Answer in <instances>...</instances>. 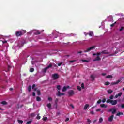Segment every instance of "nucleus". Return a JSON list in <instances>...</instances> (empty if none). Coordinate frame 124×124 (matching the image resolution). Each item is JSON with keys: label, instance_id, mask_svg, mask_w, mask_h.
<instances>
[{"label": "nucleus", "instance_id": "1", "mask_svg": "<svg viewBox=\"0 0 124 124\" xmlns=\"http://www.w3.org/2000/svg\"><path fill=\"white\" fill-rule=\"evenodd\" d=\"M94 49H95V46H92L87 48L86 50H84V52L88 53V52H90V51H92V50H93Z\"/></svg>", "mask_w": 124, "mask_h": 124}, {"label": "nucleus", "instance_id": "2", "mask_svg": "<svg viewBox=\"0 0 124 124\" xmlns=\"http://www.w3.org/2000/svg\"><path fill=\"white\" fill-rule=\"evenodd\" d=\"M60 77V76H59V74L55 73L52 75V78L53 80H57V79H59Z\"/></svg>", "mask_w": 124, "mask_h": 124}, {"label": "nucleus", "instance_id": "3", "mask_svg": "<svg viewBox=\"0 0 124 124\" xmlns=\"http://www.w3.org/2000/svg\"><path fill=\"white\" fill-rule=\"evenodd\" d=\"M74 91L73 90H70L68 92V94L69 96H72V95H74Z\"/></svg>", "mask_w": 124, "mask_h": 124}, {"label": "nucleus", "instance_id": "4", "mask_svg": "<svg viewBox=\"0 0 124 124\" xmlns=\"http://www.w3.org/2000/svg\"><path fill=\"white\" fill-rule=\"evenodd\" d=\"M108 112H112V114H113V115H114V114L116 113V112H117V110H116V109H114V108H111L110 109H109Z\"/></svg>", "mask_w": 124, "mask_h": 124}, {"label": "nucleus", "instance_id": "5", "mask_svg": "<svg viewBox=\"0 0 124 124\" xmlns=\"http://www.w3.org/2000/svg\"><path fill=\"white\" fill-rule=\"evenodd\" d=\"M16 35L18 37L19 36H22L23 35V32L22 31H16Z\"/></svg>", "mask_w": 124, "mask_h": 124}, {"label": "nucleus", "instance_id": "6", "mask_svg": "<svg viewBox=\"0 0 124 124\" xmlns=\"http://www.w3.org/2000/svg\"><path fill=\"white\" fill-rule=\"evenodd\" d=\"M118 103V101L117 100H111V105H116Z\"/></svg>", "mask_w": 124, "mask_h": 124}, {"label": "nucleus", "instance_id": "7", "mask_svg": "<svg viewBox=\"0 0 124 124\" xmlns=\"http://www.w3.org/2000/svg\"><path fill=\"white\" fill-rule=\"evenodd\" d=\"M69 86H67L66 87L64 86L62 89V92H66V90H67V89H69Z\"/></svg>", "mask_w": 124, "mask_h": 124}, {"label": "nucleus", "instance_id": "8", "mask_svg": "<svg viewBox=\"0 0 124 124\" xmlns=\"http://www.w3.org/2000/svg\"><path fill=\"white\" fill-rule=\"evenodd\" d=\"M122 94H123V93L120 92L118 94H116L115 96V98H118V97H120L121 96H122Z\"/></svg>", "mask_w": 124, "mask_h": 124}, {"label": "nucleus", "instance_id": "9", "mask_svg": "<svg viewBox=\"0 0 124 124\" xmlns=\"http://www.w3.org/2000/svg\"><path fill=\"white\" fill-rule=\"evenodd\" d=\"M121 82V80H118L115 82H112L111 85L112 86L113 85H118Z\"/></svg>", "mask_w": 124, "mask_h": 124}, {"label": "nucleus", "instance_id": "10", "mask_svg": "<svg viewBox=\"0 0 124 124\" xmlns=\"http://www.w3.org/2000/svg\"><path fill=\"white\" fill-rule=\"evenodd\" d=\"M101 58L99 56H97L93 60V62H96L97 61H100Z\"/></svg>", "mask_w": 124, "mask_h": 124}, {"label": "nucleus", "instance_id": "11", "mask_svg": "<svg viewBox=\"0 0 124 124\" xmlns=\"http://www.w3.org/2000/svg\"><path fill=\"white\" fill-rule=\"evenodd\" d=\"M64 93H61L60 91H58V93L57 94V96L61 97V95H64Z\"/></svg>", "mask_w": 124, "mask_h": 124}, {"label": "nucleus", "instance_id": "12", "mask_svg": "<svg viewBox=\"0 0 124 124\" xmlns=\"http://www.w3.org/2000/svg\"><path fill=\"white\" fill-rule=\"evenodd\" d=\"M88 35L90 36H93V33L92 31H90L89 33H87L86 34H85L86 36Z\"/></svg>", "mask_w": 124, "mask_h": 124}, {"label": "nucleus", "instance_id": "13", "mask_svg": "<svg viewBox=\"0 0 124 124\" xmlns=\"http://www.w3.org/2000/svg\"><path fill=\"white\" fill-rule=\"evenodd\" d=\"M114 119V115H111L109 118L108 121L109 122H112Z\"/></svg>", "mask_w": 124, "mask_h": 124}, {"label": "nucleus", "instance_id": "14", "mask_svg": "<svg viewBox=\"0 0 124 124\" xmlns=\"http://www.w3.org/2000/svg\"><path fill=\"white\" fill-rule=\"evenodd\" d=\"M101 54H106L107 55V54H110V52L107 51V50H105L102 51L101 52Z\"/></svg>", "mask_w": 124, "mask_h": 124}, {"label": "nucleus", "instance_id": "15", "mask_svg": "<svg viewBox=\"0 0 124 124\" xmlns=\"http://www.w3.org/2000/svg\"><path fill=\"white\" fill-rule=\"evenodd\" d=\"M101 55V52H97V53H93V56H97V57H99Z\"/></svg>", "mask_w": 124, "mask_h": 124}, {"label": "nucleus", "instance_id": "16", "mask_svg": "<svg viewBox=\"0 0 124 124\" xmlns=\"http://www.w3.org/2000/svg\"><path fill=\"white\" fill-rule=\"evenodd\" d=\"M0 104H2V105H7L8 103L6 101H4L0 102Z\"/></svg>", "mask_w": 124, "mask_h": 124}, {"label": "nucleus", "instance_id": "17", "mask_svg": "<svg viewBox=\"0 0 124 124\" xmlns=\"http://www.w3.org/2000/svg\"><path fill=\"white\" fill-rule=\"evenodd\" d=\"M100 107L102 108H107V106H105V104H101Z\"/></svg>", "mask_w": 124, "mask_h": 124}, {"label": "nucleus", "instance_id": "18", "mask_svg": "<svg viewBox=\"0 0 124 124\" xmlns=\"http://www.w3.org/2000/svg\"><path fill=\"white\" fill-rule=\"evenodd\" d=\"M106 78L107 79H112V78H113V76L112 75H108L106 77Z\"/></svg>", "mask_w": 124, "mask_h": 124}, {"label": "nucleus", "instance_id": "19", "mask_svg": "<svg viewBox=\"0 0 124 124\" xmlns=\"http://www.w3.org/2000/svg\"><path fill=\"white\" fill-rule=\"evenodd\" d=\"M89 107H90V105L89 104H86L84 106V110H87L88 108Z\"/></svg>", "mask_w": 124, "mask_h": 124}, {"label": "nucleus", "instance_id": "20", "mask_svg": "<svg viewBox=\"0 0 124 124\" xmlns=\"http://www.w3.org/2000/svg\"><path fill=\"white\" fill-rule=\"evenodd\" d=\"M107 92H108V93L109 94H111V93H113V90L111 89H109L107 91Z\"/></svg>", "mask_w": 124, "mask_h": 124}, {"label": "nucleus", "instance_id": "21", "mask_svg": "<svg viewBox=\"0 0 124 124\" xmlns=\"http://www.w3.org/2000/svg\"><path fill=\"white\" fill-rule=\"evenodd\" d=\"M36 92H37V95H41V93L40 92V90H37Z\"/></svg>", "mask_w": 124, "mask_h": 124}, {"label": "nucleus", "instance_id": "22", "mask_svg": "<svg viewBox=\"0 0 124 124\" xmlns=\"http://www.w3.org/2000/svg\"><path fill=\"white\" fill-rule=\"evenodd\" d=\"M90 77L91 79H92L93 81H94V79L95 78V77H94V76H93V75H91Z\"/></svg>", "mask_w": 124, "mask_h": 124}, {"label": "nucleus", "instance_id": "23", "mask_svg": "<svg viewBox=\"0 0 124 124\" xmlns=\"http://www.w3.org/2000/svg\"><path fill=\"white\" fill-rule=\"evenodd\" d=\"M36 101H38V102L41 101V98H40V97H39V96H37V97H36Z\"/></svg>", "mask_w": 124, "mask_h": 124}, {"label": "nucleus", "instance_id": "24", "mask_svg": "<svg viewBox=\"0 0 124 124\" xmlns=\"http://www.w3.org/2000/svg\"><path fill=\"white\" fill-rule=\"evenodd\" d=\"M124 115V113H123V112H118V113H117L116 116H121V115Z\"/></svg>", "mask_w": 124, "mask_h": 124}, {"label": "nucleus", "instance_id": "25", "mask_svg": "<svg viewBox=\"0 0 124 124\" xmlns=\"http://www.w3.org/2000/svg\"><path fill=\"white\" fill-rule=\"evenodd\" d=\"M47 106L48 108H49V109H50V108H51L52 107V105L51 104V103H49V104H47Z\"/></svg>", "mask_w": 124, "mask_h": 124}, {"label": "nucleus", "instance_id": "26", "mask_svg": "<svg viewBox=\"0 0 124 124\" xmlns=\"http://www.w3.org/2000/svg\"><path fill=\"white\" fill-rule=\"evenodd\" d=\"M31 91V86L29 85L28 87V92H30Z\"/></svg>", "mask_w": 124, "mask_h": 124}, {"label": "nucleus", "instance_id": "27", "mask_svg": "<svg viewBox=\"0 0 124 124\" xmlns=\"http://www.w3.org/2000/svg\"><path fill=\"white\" fill-rule=\"evenodd\" d=\"M52 66H53V64H52V63H50L49 65L46 67L47 68V69H49V68H51Z\"/></svg>", "mask_w": 124, "mask_h": 124}, {"label": "nucleus", "instance_id": "28", "mask_svg": "<svg viewBox=\"0 0 124 124\" xmlns=\"http://www.w3.org/2000/svg\"><path fill=\"white\" fill-rule=\"evenodd\" d=\"M112 101V100L110 99H108L106 101L107 103H111Z\"/></svg>", "mask_w": 124, "mask_h": 124}, {"label": "nucleus", "instance_id": "29", "mask_svg": "<svg viewBox=\"0 0 124 124\" xmlns=\"http://www.w3.org/2000/svg\"><path fill=\"white\" fill-rule=\"evenodd\" d=\"M47 69H48L47 67H46V68H44L43 72H44L45 73L46 72Z\"/></svg>", "mask_w": 124, "mask_h": 124}, {"label": "nucleus", "instance_id": "30", "mask_svg": "<svg viewBox=\"0 0 124 124\" xmlns=\"http://www.w3.org/2000/svg\"><path fill=\"white\" fill-rule=\"evenodd\" d=\"M34 71V68H31L30 69V72H33Z\"/></svg>", "mask_w": 124, "mask_h": 124}, {"label": "nucleus", "instance_id": "31", "mask_svg": "<svg viewBox=\"0 0 124 124\" xmlns=\"http://www.w3.org/2000/svg\"><path fill=\"white\" fill-rule=\"evenodd\" d=\"M18 123L19 124H23V123H24V121L21 120H18Z\"/></svg>", "mask_w": 124, "mask_h": 124}, {"label": "nucleus", "instance_id": "32", "mask_svg": "<svg viewBox=\"0 0 124 124\" xmlns=\"http://www.w3.org/2000/svg\"><path fill=\"white\" fill-rule=\"evenodd\" d=\"M57 89L59 91H61V85H57Z\"/></svg>", "mask_w": 124, "mask_h": 124}, {"label": "nucleus", "instance_id": "33", "mask_svg": "<svg viewBox=\"0 0 124 124\" xmlns=\"http://www.w3.org/2000/svg\"><path fill=\"white\" fill-rule=\"evenodd\" d=\"M105 85L106 86H108V85H110V82L109 81H107L105 82Z\"/></svg>", "mask_w": 124, "mask_h": 124}, {"label": "nucleus", "instance_id": "34", "mask_svg": "<svg viewBox=\"0 0 124 124\" xmlns=\"http://www.w3.org/2000/svg\"><path fill=\"white\" fill-rule=\"evenodd\" d=\"M102 122H103V119H102V118H100L99 123H102Z\"/></svg>", "mask_w": 124, "mask_h": 124}, {"label": "nucleus", "instance_id": "35", "mask_svg": "<svg viewBox=\"0 0 124 124\" xmlns=\"http://www.w3.org/2000/svg\"><path fill=\"white\" fill-rule=\"evenodd\" d=\"M39 115V114H38V115H37V116L36 117V119H37V120H40L41 117H40V116H39V115Z\"/></svg>", "mask_w": 124, "mask_h": 124}, {"label": "nucleus", "instance_id": "36", "mask_svg": "<svg viewBox=\"0 0 124 124\" xmlns=\"http://www.w3.org/2000/svg\"><path fill=\"white\" fill-rule=\"evenodd\" d=\"M77 89H78V91H81V90H82V89L81 88V87L79 86H78L77 87Z\"/></svg>", "mask_w": 124, "mask_h": 124}, {"label": "nucleus", "instance_id": "37", "mask_svg": "<svg viewBox=\"0 0 124 124\" xmlns=\"http://www.w3.org/2000/svg\"><path fill=\"white\" fill-rule=\"evenodd\" d=\"M48 120V118L45 117L43 118V121H47Z\"/></svg>", "mask_w": 124, "mask_h": 124}, {"label": "nucleus", "instance_id": "38", "mask_svg": "<svg viewBox=\"0 0 124 124\" xmlns=\"http://www.w3.org/2000/svg\"><path fill=\"white\" fill-rule=\"evenodd\" d=\"M101 101H102L101 100V99H99V100L97 102V103L98 104H100V103H101Z\"/></svg>", "mask_w": 124, "mask_h": 124}, {"label": "nucleus", "instance_id": "39", "mask_svg": "<svg viewBox=\"0 0 124 124\" xmlns=\"http://www.w3.org/2000/svg\"><path fill=\"white\" fill-rule=\"evenodd\" d=\"M81 88L82 89H85V84L84 83L81 84Z\"/></svg>", "mask_w": 124, "mask_h": 124}, {"label": "nucleus", "instance_id": "40", "mask_svg": "<svg viewBox=\"0 0 124 124\" xmlns=\"http://www.w3.org/2000/svg\"><path fill=\"white\" fill-rule=\"evenodd\" d=\"M76 62V60H71V61H69V62H70V63H72V62Z\"/></svg>", "mask_w": 124, "mask_h": 124}, {"label": "nucleus", "instance_id": "41", "mask_svg": "<svg viewBox=\"0 0 124 124\" xmlns=\"http://www.w3.org/2000/svg\"><path fill=\"white\" fill-rule=\"evenodd\" d=\"M114 98V95H111L109 97V99H110V100H112V99H113Z\"/></svg>", "mask_w": 124, "mask_h": 124}, {"label": "nucleus", "instance_id": "42", "mask_svg": "<svg viewBox=\"0 0 124 124\" xmlns=\"http://www.w3.org/2000/svg\"><path fill=\"white\" fill-rule=\"evenodd\" d=\"M35 34L36 35H38V34H40V32L37 31V32H36L35 33Z\"/></svg>", "mask_w": 124, "mask_h": 124}, {"label": "nucleus", "instance_id": "43", "mask_svg": "<svg viewBox=\"0 0 124 124\" xmlns=\"http://www.w3.org/2000/svg\"><path fill=\"white\" fill-rule=\"evenodd\" d=\"M116 22L114 23H113L112 24L110 25V27H111V28H113V27H114V26H115V25L116 24Z\"/></svg>", "mask_w": 124, "mask_h": 124}, {"label": "nucleus", "instance_id": "44", "mask_svg": "<svg viewBox=\"0 0 124 124\" xmlns=\"http://www.w3.org/2000/svg\"><path fill=\"white\" fill-rule=\"evenodd\" d=\"M82 62H89V61L87 60H82Z\"/></svg>", "mask_w": 124, "mask_h": 124}, {"label": "nucleus", "instance_id": "45", "mask_svg": "<svg viewBox=\"0 0 124 124\" xmlns=\"http://www.w3.org/2000/svg\"><path fill=\"white\" fill-rule=\"evenodd\" d=\"M48 100L49 101H52L53 100V99L51 97H48Z\"/></svg>", "mask_w": 124, "mask_h": 124}, {"label": "nucleus", "instance_id": "46", "mask_svg": "<svg viewBox=\"0 0 124 124\" xmlns=\"http://www.w3.org/2000/svg\"><path fill=\"white\" fill-rule=\"evenodd\" d=\"M31 120H30L29 121H28L26 123V124H31Z\"/></svg>", "mask_w": 124, "mask_h": 124}, {"label": "nucleus", "instance_id": "47", "mask_svg": "<svg viewBox=\"0 0 124 124\" xmlns=\"http://www.w3.org/2000/svg\"><path fill=\"white\" fill-rule=\"evenodd\" d=\"M106 101V99H105V98H104V99L102 100V102H103V103H104Z\"/></svg>", "mask_w": 124, "mask_h": 124}, {"label": "nucleus", "instance_id": "48", "mask_svg": "<svg viewBox=\"0 0 124 124\" xmlns=\"http://www.w3.org/2000/svg\"><path fill=\"white\" fill-rule=\"evenodd\" d=\"M121 107V108H124V104H122Z\"/></svg>", "mask_w": 124, "mask_h": 124}, {"label": "nucleus", "instance_id": "49", "mask_svg": "<svg viewBox=\"0 0 124 124\" xmlns=\"http://www.w3.org/2000/svg\"><path fill=\"white\" fill-rule=\"evenodd\" d=\"M62 62L61 63H59L58 64V66H61V65H62Z\"/></svg>", "mask_w": 124, "mask_h": 124}, {"label": "nucleus", "instance_id": "50", "mask_svg": "<svg viewBox=\"0 0 124 124\" xmlns=\"http://www.w3.org/2000/svg\"><path fill=\"white\" fill-rule=\"evenodd\" d=\"M101 109L100 108H98L96 110V112H99V111H101Z\"/></svg>", "mask_w": 124, "mask_h": 124}, {"label": "nucleus", "instance_id": "51", "mask_svg": "<svg viewBox=\"0 0 124 124\" xmlns=\"http://www.w3.org/2000/svg\"><path fill=\"white\" fill-rule=\"evenodd\" d=\"M31 117H34L35 116V114H34V113H31Z\"/></svg>", "mask_w": 124, "mask_h": 124}, {"label": "nucleus", "instance_id": "52", "mask_svg": "<svg viewBox=\"0 0 124 124\" xmlns=\"http://www.w3.org/2000/svg\"><path fill=\"white\" fill-rule=\"evenodd\" d=\"M77 53H78V54H82V53H83V52L80 51H78Z\"/></svg>", "mask_w": 124, "mask_h": 124}, {"label": "nucleus", "instance_id": "53", "mask_svg": "<svg viewBox=\"0 0 124 124\" xmlns=\"http://www.w3.org/2000/svg\"><path fill=\"white\" fill-rule=\"evenodd\" d=\"M123 30H124V27H121V29H120V31H123Z\"/></svg>", "mask_w": 124, "mask_h": 124}, {"label": "nucleus", "instance_id": "54", "mask_svg": "<svg viewBox=\"0 0 124 124\" xmlns=\"http://www.w3.org/2000/svg\"><path fill=\"white\" fill-rule=\"evenodd\" d=\"M90 113L92 114V115H93V114H94V112L93 111H92L90 112Z\"/></svg>", "mask_w": 124, "mask_h": 124}, {"label": "nucleus", "instance_id": "55", "mask_svg": "<svg viewBox=\"0 0 124 124\" xmlns=\"http://www.w3.org/2000/svg\"><path fill=\"white\" fill-rule=\"evenodd\" d=\"M70 106L71 107H72V108H74V106H73V105H72V104H70Z\"/></svg>", "mask_w": 124, "mask_h": 124}, {"label": "nucleus", "instance_id": "56", "mask_svg": "<svg viewBox=\"0 0 124 124\" xmlns=\"http://www.w3.org/2000/svg\"><path fill=\"white\" fill-rule=\"evenodd\" d=\"M68 121H69V118H67L65 120V122H68Z\"/></svg>", "mask_w": 124, "mask_h": 124}, {"label": "nucleus", "instance_id": "57", "mask_svg": "<svg viewBox=\"0 0 124 124\" xmlns=\"http://www.w3.org/2000/svg\"><path fill=\"white\" fill-rule=\"evenodd\" d=\"M33 90H34V92H37V88H34L33 89Z\"/></svg>", "mask_w": 124, "mask_h": 124}, {"label": "nucleus", "instance_id": "58", "mask_svg": "<svg viewBox=\"0 0 124 124\" xmlns=\"http://www.w3.org/2000/svg\"><path fill=\"white\" fill-rule=\"evenodd\" d=\"M35 87V84H33L32 86V89H34V87Z\"/></svg>", "mask_w": 124, "mask_h": 124}, {"label": "nucleus", "instance_id": "59", "mask_svg": "<svg viewBox=\"0 0 124 124\" xmlns=\"http://www.w3.org/2000/svg\"><path fill=\"white\" fill-rule=\"evenodd\" d=\"M32 96H35V93H34V92L32 93Z\"/></svg>", "mask_w": 124, "mask_h": 124}, {"label": "nucleus", "instance_id": "60", "mask_svg": "<svg viewBox=\"0 0 124 124\" xmlns=\"http://www.w3.org/2000/svg\"><path fill=\"white\" fill-rule=\"evenodd\" d=\"M87 122H88V123H91V120L88 119H87Z\"/></svg>", "mask_w": 124, "mask_h": 124}, {"label": "nucleus", "instance_id": "61", "mask_svg": "<svg viewBox=\"0 0 124 124\" xmlns=\"http://www.w3.org/2000/svg\"><path fill=\"white\" fill-rule=\"evenodd\" d=\"M102 75L103 76H105V75H106V73H102Z\"/></svg>", "mask_w": 124, "mask_h": 124}, {"label": "nucleus", "instance_id": "62", "mask_svg": "<svg viewBox=\"0 0 124 124\" xmlns=\"http://www.w3.org/2000/svg\"><path fill=\"white\" fill-rule=\"evenodd\" d=\"M9 90L10 91H13V88H10Z\"/></svg>", "mask_w": 124, "mask_h": 124}, {"label": "nucleus", "instance_id": "63", "mask_svg": "<svg viewBox=\"0 0 124 124\" xmlns=\"http://www.w3.org/2000/svg\"><path fill=\"white\" fill-rule=\"evenodd\" d=\"M97 121V120H94L93 121V124H94V123H95Z\"/></svg>", "mask_w": 124, "mask_h": 124}, {"label": "nucleus", "instance_id": "64", "mask_svg": "<svg viewBox=\"0 0 124 124\" xmlns=\"http://www.w3.org/2000/svg\"><path fill=\"white\" fill-rule=\"evenodd\" d=\"M3 42V43H6L7 42V41H5L4 42Z\"/></svg>", "mask_w": 124, "mask_h": 124}]
</instances>
